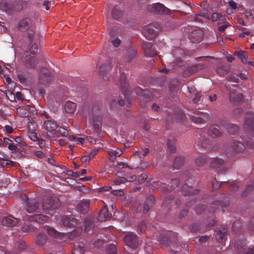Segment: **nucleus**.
Here are the masks:
<instances>
[{
  "instance_id": "1",
  "label": "nucleus",
  "mask_w": 254,
  "mask_h": 254,
  "mask_svg": "<svg viewBox=\"0 0 254 254\" xmlns=\"http://www.w3.org/2000/svg\"><path fill=\"white\" fill-rule=\"evenodd\" d=\"M193 170H187L184 172L180 176L179 180L178 179H172L171 185L170 187L165 183L157 182L153 184L154 188L158 189L161 192L167 193L176 188L179 184L181 183L183 186L181 187V191L184 195H193L197 194L198 190H192V185L195 183V181L192 179Z\"/></svg>"
},
{
  "instance_id": "2",
  "label": "nucleus",
  "mask_w": 254,
  "mask_h": 254,
  "mask_svg": "<svg viewBox=\"0 0 254 254\" xmlns=\"http://www.w3.org/2000/svg\"><path fill=\"white\" fill-rule=\"evenodd\" d=\"M18 29L21 31H27V37L30 42L29 49L31 53L34 54L35 51L32 49H37V45L36 42L38 36L36 33L35 28L31 19L26 18L21 21L18 25Z\"/></svg>"
},
{
  "instance_id": "3",
  "label": "nucleus",
  "mask_w": 254,
  "mask_h": 254,
  "mask_svg": "<svg viewBox=\"0 0 254 254\" xmlns=\"http://www.w3.org/2000/svg\"><path fill=\"white\" fill-rule=\"evenodd\" d=\"M246 241L244 239H237L234 246L238 254H254V247L246 248Z\"/></svg>"
},
{
  "instance_id": "4",
  "label": "nucleus",
  "mask_w": 254,
  "mask_h": 254,
  "mask_svg": "<svg viewBox=\"0 0 254 254\" xmlns=\"http://www.w3.org/2000/svg\"><path fill=\"white\" fill-rule=\"evenodd\" d=\"M160 29L159 24L154 23L145 26L142 29V32L146 39L151 40L156 37Z\"/></svg>"
},
{
  "instance_id": "5",
  "label": "nucleus",
  "mask_w": 254,
  "mask_h": 254,
  "mask_svg": "<svg viewBox=\"0 0 254 254\" xmlns=\"http://www.w3.org/2000/svg\"><path fill=\"white\" fill-rule=\"evenodd\" d=\"M20 197L21 200L25 202V207L27 212H34L39 209L40 204L37 201L33 199H29L25 194L21 195Z\"/></svg>"
},
{
  "instance_id": "6",
  "label": "nucleus",
  "mask_w": 254,
  "mask_h": 254,
  "mask_svg": "<svg viewBox=\"0 0 254 254\" xmlns=\"http://www.w3.org/2000/svg\"><path fill=\"white\" fill-rule=\"evenodd\" d=\"M134 91L138 98L143 102V103L141 104V106L142 107L145 106V102L151 100L152 93L148 90H143L139 87H137L134 89Z\"/></svg>"
},
{
  "instance_id": "7",
  "label": "nucleus",
  "mask_w": 254,
  "mask_h": 254,
  "mask_svg": "<svg viewBox=\"0 0 254 254\" xmlns=\"http://www.w3.org/2000/svg\"><path fill=\"white\" fill-rule=\"evenodd\" d=\"M37 50L32 49L35 51V54H32L29 49L30 54L28 52H27L25 54V56L22 59V61L24 63L25 65L28 68H33L37 64V59L34 56L36 53Z\"/></svg>"
},
{
  "instance_id": "8",
  "label": "nucleus",
  "mask_w": 254,
  "mask_h": 254,
  "mask_svg": "<svg viewBox=\"0 0 254 254\" xmlns=\"http://www.w3.org/2000/svg\"><path fill=\"white\" fill-rule=\"evenodd\" d=\"M148 9L150 12L158 14H171L170 9L166 7L164 4L159 2L153 3L149 7Z\"/></svg>"
},
{
  "instance_id": "9",
  "label": "nucleus",
  "mask_w": 254,
  "mask_h": 254,
  "mask_svg": "<svg viewBox=\"0 0 254 254\" xmlns=\"http://www.w3.org/2000/svg\"><path fill=\"white\" fill-rule=\"evenodd\" d=\"M60 205V201L55 198H49L45 199L42 203V208L45 212L57 209Z\"/></svg>"
},
{
  "instance_id": "10",
  "label": "nucleus",
  "mask_w": 254,
  "mask_h": 254,
  "mask_svg": "<svg viewBox=\"0 0 254 254\" xmlns=\"http://www.w3.org/2000/svg\"><path fill=\"white\" fill-rule=\"evenodd\" d=\"M43 127L47 131V135L50 138L55 137L56 129L58 127L57 124L52 120H47L44 121Z\"/></svg>"
},
{
  "instance_id": "11",
  "label": "nucleus",
  "mask_w": 254,
  "mask_h": 254,
  "mask_svg": "<svg viewBox=\"0 0 254 254\" xmlns=\"http://www.w3.org/2000/svg\"><path fill=\"white\" fill-rule=\"evenodd\" d=\"M136 56V52L133 48L130 47L126 50V56L124 62L125 63V68L126 69H128L131 66L132 64V60Z\"/></svg>"
},
{
  "instance_id": "12",
  "label": "nucleus",
  "mask_w": 254,
  "mask_h": 254,
  "mask_svg": "<svg viewBox=\"0 0 254 254\" xmlns=\"http://www.w3.org/2000/svg\"><path fill=\"white\" fill-rule=\"evenodd\" d=\"M191 121L196 124H202L211 120V116L208 113L196 111L191 118Z\"/></svg>"
},
{
  "instance_id": "13",
  "label": "nucleus",
  "mask_w": 254,
  "mask_h": 254,
  "mask_svg": "<svg viewBox=\"0 0 254 254\" xmlns=\"http://www.w3.org/2000/svg\"><path fill=\"white\" fill-rule=\"evenodd\" d=\"M124 242L128 247L134 249L138 245V240L137 235L133 233L127 234L124 237Z\"/></svg>"
},
{
  "instance_id": "14",
  "label": "nucleus",
  "mask_w": 254,
  "mask_h": 254,
  "mask_svg": "<svg viewBox=\"0 0 254 254\" xmlns=\"http://www.w3.org/2000/svg\"><path fill=\"white\" fill-rule=\"evenodd\" d=\"M54 79L53 76L47 69L43 68L39 74V82L42 84H46L51 82Z\"/></svg>"
},
{
  "instance_id": "15",
  "label": "nucleus",
  "mask_w": 254,
  "mask_h": 254,
  "mask_svg": "<svg viewBox=\"0 0 254 254\" xmlns=\"http://www.w3.org/2000/svg\"><path fill=\"white\" fill-rule=\"evenodd\" d=\"M219 125L226 128L228 132L231 134H235L239 130V127L237 125L228 123L226 119L221 120L217 126L219 127Z\"/></svg>"
},
{
  "instance_id": "16",
  "label": "nucleus",
  "mask_w": 254,
  "mask_h": 254,
  "mask_svg": "<svg viewBox=\"0 0 254 254\" xmlns=\"http://www.w3.org/2000/svg\"><path fill=\"white\" fill-rule=\"evenodd\" d=\"M244 128L249 133L254 135V117L251 115H247L245 118Z\"/></svg>"
},
{
  "instance_id": "17",
  "label": "nucleus",
  "mask_w": 254,
  "mask_h": 254,
  "mask_svg": "<svg viewBox=\"0 0 254 254\" xmlns=\"http://www.w3.org/2000/svg\"><path fill=\"white\" fill-rule=\"evenodd\" d=\"M20 8H16L14 4L11 0H1L0 1V9L6 12H10L13 10H19Z\"/></svg>"
},
{
  "instance_id": "18",
  "label": "nucleus",
  "mask_w": 254,
  "mask_h": 254,
  "mask_svg": "<svg viewBox=\"0 0 254 254\" xmlns=\"http://www.w3.org/2000/svg\"><path fill=\"white\" fill-rule=\"evenodd\" d=\"M127 76L125 73H121L120 77V84L125 98L127 99L129 95V91L128 89V84L127 82Z\"/></svg>"
},
{
  "instance_id": "19",
  "label": "nucleus",
  "mask_w": 254,
  "mask_h": 254,
  "mask_svg": "<svg viewBox=\"0 0 254 254\" xmlns=\"http://www.w3.org/2000/svg\"><path fill=\"white\" fill-rule=\"evenodd\" d=\"M49 217L43 214H37L28 216V220L29 221L35 222L39 224H44L48 222L49 220Z\"/></svg>"
},
{
  "instance_id": "20",
  "label": "nucleus",
  "mask_w": 254,
  "mask_h": 254,
  "mask_svg": "<svg viewBox=\"0 0 254 254\" xmlns=\"http://www.w3.org/2000/svg\"><path fill=\"white\" fill-rule=\"evenodd\" d=\"M112 216V213L108 210L107 205H105L99 211L97 219L99 221H105L110 219Z\"/></svg>"
},
{
  "instance_id": "21",
  "label": "nucleus",
  "mask_w": 254,
  "mask_h": 254,
  "mask_svg": "<svg viewBox=\"0 0 254 254\" xmlns=\"http://www.w3.org/2000/svg\"><path fill=\"white\" fill-rule=\"evenodd\" d=\"M203 32L199 29H195L192 31L189 35V39L192 43H199L203 38Z\"/></svg>"
},
{
  "instance_id": "22",
  "label": "nucleus",
  "mask_w": 254,
  "mask_h": 254,
  "mask_svg": "<svg viewBox=\"0 0 254 254\" xmlns=\"http://www.w3.org/2000/svg\"><path fill=\"white\" fill-rule=\"evenodd\" d=\"M229 204V202L227 200H225L222 202L216 200L211 203L209 208V211L210 212H214L219 207L225 208L227 207Z\"/></svg>"
},
{
  "instance_id": "23",
  "label": "nucleus",
  "mask_w": 254,
  "mask_h": 254,
  "mask_svg": "<svg viewBox=\"0 0 254 254\" xmlns=\"http://www.w3.org/2000/svg\"><path fill=\"white\" fill-rule=\"evenodd\" d=\"M18 219L11 215L5 217L2 220V225L6 227H11L16 225Z\"/></svg>"
},
{
  "instance_id": "24",
  "label": "nucleus",
  "mask_w": 254,
  "mask_h": 254,
  "mask_svg": "<svg viewBox=\"0 0 254 254\" xmlns=\"http://www.w3.org/2000/svg\"><path fill=\"white\" fill-rule=\"evenodd\" d=\"M184 117V114L181 111L177 112L175 115L173 114H169L166 118V124L169 126L174 121V118L176 121H180L182 120Z\"/></svg>"
},
{
  "instance_id": "25",
  "label": "nucleus",
  "mask_w": 254,
  "mask_h": 254,
  "mask_svg": "<svg viewBox=\"0 0 254 254\" xmlns=\"http://www.w3.org/2000/svg\"><path fill=\"white\" fill-rule=\"evenodd\" d=\"M63 225L67 227H72L77 223V220L72 215L64 216L62 218Z\"/></svg>"
},
{
  "instance_id": "26",
  "label": "nucleus",
  "mask_w": 254,
  "mask_h": 254,
  "mask_svg": "<svg viewBox=\"0 0 254 254\" xmlns=\"http://www.w3.org/2000/svg\"><path fill=\"white\" fill-rule=\"evenodd\" d=\"M155 198L152 195H149L146 199L144 207L143 213H147L155 204Z\"/></svg>"
},
{
  "instance_id": "27",
  "label": "nucleus",
  "mask_w": 254,
  "mask_h": 254,
  "mask_svg": "<svg viewBox=\"0 0 254 254\" xmlns=\"http://www.w3.org/2000/svg\"><path fill=\"white\" fill-rule=\"evenodd\" d=\"M107 153L110 161L113 162L116 160L117 157H119L123 154V151L120 149L116 150L110 149L108 150Z\"/></svg>"
},
{
  "instance_id": "28",
  "label": "nucleus",
  "mask_w": 254,
  "mask_h": 254,
  "mask_svg": "<svg viewBox=\"0 0 254 254\" xmlns=\"http://www.w3.org/2000/svg\"><path fill=\"white\" fill-rule=\"evenodd\" d=\"M245 149L244 144L240 141H234L232 142L231 148L229 151L232 153L241 152Z\"/></svg>"
},
{
  "instance_id": "29",
  "label": "nucleus",
  "mask_w": 254,
  "mask_h": 254,
  "mask_svg": "<svg viewBox=\"0 0 254 254\" xmlns=\"http://www.w3.org/2000/svg\"><path fill=\"white\" fill-rule=\"evenodd\" d=\"M84 222L85 232L88 234L93 233V229L95 227L94 219L93 218H86Z\"/></svg>"
},
{
  "instance_id": "30",
  "label": "nucleus",
  "mask_w": 254,
  "mask_h": 254,
  "mask_svg": "<svg viewBox=\"0 0 254 254\" xmlns=\"http://www.w3.org/2000/svg\"><path fill=\"white\" fill-rule=\"evenodd\" d=\"M111 69V64L109 61H108L103 64L99 67L100 75L103 77L104 79L108 78L107 76H105L109 70Z\"/></svg>"
},
{
  "instance_id": "31",
  "label": "nucleus",
  "mask_w": 254,
  "mask_h": 254,
  "mask_svg": "<svg viewBox=\"0 0 254 254\" xmlns=\"http://www.w3.org/2000/svg\"><path fill=\"white\" fill-rule=\"evenodd\" d=\"M227 235V229L225 227L219 229L216 232V238L218 240L220 241L221 243L225 242Z\"/></svg>"
},
{
  "instance_id": "32",
  "label": "nucleus",
  "mask_w": 254,
  "mask_h": 254,
  "mask_svg": "<svg viewBox=\"0 0 254 254\" xmlns=\"http://www.w3.org/2000/svg\"><path fill=\"white\" fill-rule=\"evenodd\" d=\"M0 143L3 146L8 145V148L11 151H15L17 149V146L14 144L13 141L7 137H3L2 139H1Z\"/></svg>"
},
{
  "instance_id": "33",
  "label": "nucleus",
  "mask_w": 254,
  "mask_h": 254,
  "mask_svg": "<svg viewBox=\"0 0 254 254\" xmlns=\"http://www.w3.org/2000/svg\"><path fill=\"white\" fill-rule=\"evenodd\" d=\"M90 206V202L88 200L82 201L77 206V210L81 213H86L88 210Z\"/></svg>"
},
{
  "instance_id": "34",
  "label": "nucleus",
  "mask_w": 254,
  "mask_h": 254,
  "mask_svg": "<svg viewBox=\"0 0 254 254\" xmlns=\"http://www.w3.org/2000/svg\"><path fill=\"white\" fill-rule=\"evenodd\" d=\"M222 133L215 126L209 127L208 130V135L212 138H218L221 136Z\"/></svg>"
},
{
  "instance_id": "35",
  "label": "nucleus",
  "mask_w": 254,
  "mask_h": 254,
  "mask_svg": "<svg viewBox=\"0 0 254 254\" xmlns=\"http://www.w3.org/2000/svg\"><path fill=\"white\" fill-rule=\"evenodd\" d=\"M29 107H19L16 109L17 114L20 117L25 118L28 117L30 113L29 112Z\"/></svg>"
},
{
  "instance_id": "36",
  "label": "nucleus",
  "mask_w": 254,
  "mask_h": 254,
  "mask_svg": "<svg viewBox=\"0 0 254 254\" xmlns=\"http://www.w3.org/2000/svg\"><path fill=\"white\" fill-rule=\"evenodd\" d=\"M76 107L75 103L68 101L65 103L64 110L66 113H72L75 110Z\"/></svg>"
},
{
  "instance_id": "37",
  "label": "nucleus",
  "mask_w": 254,
  "mask_h": 254,
  "mask_svg": "<svg viewBox=\"0 0 254 254\" xmlns=\"http://www.w3.org/2000/svg\"><path fill=\"white\" fill-rule=\"evenodd\" d=\"M84 252V245L81 243L77 245H74L71 254H83Z\"/></svg>"
},
{
  "instance_id": "38",
  "label": "nucleus",
  "mask_w": 254,
  "mask_h": 254,
  "mask_svg": "<svg viewBox=\"0 0 254 254\" xmlns=\"http://www.w3.org/2000/svg\"><path fill=\"white\" fill-rule=\"evenodd\" d=\"M185 159L183 157H177L174 161L173 167L174 169H179L184 164Z\"/></svg>"
},
{
  "instance_id": "39",
  "label": "nucleus",
  "mask_w": 254,
  "mask_h": 254,
  "mask_svg": "<svg viewBox=\"0 0 254 254\" xmlns=\"http://www.w3.org/2000/svg\"><path fill=\"white\" fill-rule=\"evenodd\" d=\"M112 14L113 18L118 20L123 16V12L119 7L116 6L113 9Z\"/></svg>"
},
{
  "instance_id": "40",
  "label": "nucleus",
  "mask_w": 254,
  "mask_h": 254,
  "mask_svg": "<svg viewBox=\"0 0 254 254\" xmlns=\"http://www.w3.org/2000/svg\"><path fill=\"white\" fill-rule=\"evenodd\" d=\"M242 96V94L230 92L229 94L230 101L234 104H237L241 101Z\"/></svg>"
},
{
  "instance_id": "41",
  "label": "nucleus",
  "mask_w": 254,
  "mask_h": 254,
  "mask_svg": "<svg viewBox=\"0 0 254 254\" xmlns=\"http://www.w3.org/2000/svg\"><path fill=\"white\" fill-rule=\"evenodd\" d=\"M204 65L202 64H198L188 67L187 70L190 74H192L203 68Z\"/></svg>"
},
{
  "instance_id": "42",
  "label": "nucleus",
  "mask_w": 254,
  "mask_h": 254,
  "mask_svg": "<svg viewBox=\"0 0 254 254\" xmlns=\"http://www.w3.org/2000/svg\"><path fill=\"white\" fill-rule=\"evenodd\" d=\"M234 55L235 56H237L238 57H239L241 60V61L244 63L246 64L248 62L247 58H248V55L247 53L243 51H235Z\"/></svg>"
},
{
  "instance_id": "43",
  "label": "nucleus",
  "mask_w": 254,
  "mask_h": 254,
  "mask_svg": "<svg viewBox=\"0 0 254 254\" xmlns=\"http://www.w3.org/2000/svg\"><path fill=\"white\" fill-rule=\"evenodd\" d=\"M82 232V229L81 227H78L71 231L68 234V238L70 240H72L77 236H79Z\"/></svg>"
},
{
  "instance_id": "44",
  "label": "nucleus",
  "mask_w": 254,
  "mask_h": 254,
  "mask_svg": "<svg viewBox=\"0 0 254 254\" xmlns=\"http://www.w3.org/2000/svg\"><path fill=\"white\" fill-rule=\"evenodd\" d=\"M223 160L221 159L215 158L210 163V167L212 168H218L223 164Z\"/></svg>"
},
{
  "instance_id": "45",
  "label": "nucleus",
  "mask_w": 254,
  "mask_h": 254,
  "mask_svg": "<svg viewBox=\"0 0 254 254\" xmlns=\"http://www.w3.org/2000/svg\"><path fill=\"white\" fill-rule=\"evenodd\" d=\"M206 96L207 95L205 93L202 94L201 92H198L195 94L194 97L193 98L192 101L195 104L197 103L200 101L201 99L202 101H203L204 98H205Z\"/></svg>"
},
{
  "instance_id": "46",
  "label": "nucleus",
  "mask_w": 254,
  "mask_h": 254,
  "mask_svg": "<svg viewBox=\"0 0 254 254\" xmlns=\"http://www.w3.org/2000/svg\"><path fill=\"white\" fill-rule=\"evenodd\" d=\"M17 77L20 82L23 84H27L28 73L26 72H21L17 74Z\"/></svg>"
},
{
  "instance_id": "47",
  "label": "nucleus",
  "mask_w": 254,
  "mask_h": 254,
  "mask_svg": "<svg viewBox=\"0 0 254 254\" xmlns=\"http://www.w3.org/2000/svg\"><path fill=\"white\" fill-rule=\"evenodd\" d=\"M229 71V67L227 65H222L218 67L217 69V73L221 76H224Z\"/></svg>"
},
{
  "instance_id": "48",
  "label": "nucleus",
  "mask_w": 254,
  "mask_h": 254,
  "mask_svg": "<svg viewBox=\"0 0 254 254\" xmlns=\"http://www.w3.org/2000/svg\"><path fill=\"white\" fill-rule=\"evenodd\" d=\"M45 229L47 233L52 237L57 238L59 235V232L52 227L47 226L45 227Z\"/></svg>"
},
{
  "instance_id": "49",
  "label": "nucleus",
  "mask_w": 254,
  "mask_h": 254,
  "mask_svg": "<svg viewBox=\"0 0 254 254\" xmlns=\"http://www.w3.org/2000/svg\"><path fill=\"white\" fill-rule=\"evenodd\" d=\"M168 149L171 153H174L176 150L175 141L174 137L169 138L167 142Z\"/></svg>"
},
{
  "instance_id": "50",
  "label": "nucleus",
  "mask_w": 254,
  "mask_h": 254,
  "mask_svg": "<svg viewBox=\"0 0 254 254\" xmlns=\"http://www.w3.org/2000/svg\"><path fill=\"white\" fill-rule=\"evenodd\" d=\"M9 93H10L11 96V99L9 98L6 94V96L7 97V99H8L11 101H13L15 98L19 100H22L24 99V95L20 92H17L15 95L10 91L9 92Z\"/></svg>"
},
{
  "instance_id": "51",
  "label": "nucleus",
  "mask_w": 254,
  "mask_h": 254,
  "mask_svg": "<svg viewBox=\"0 0 254 254\" xmlns=\"http://www.w3.org/2000/svg\"><path fill=\"white\" fill-rule=\"evenodd\" d=\"M47 241L46 236L45 235L39 234L36 238V243L37 244L43 246Z\"/></svg>"
},
{
  "instance_id": "52",
  "label": "nucleus",
  "mask_w": 254,
  "mask_h": 254,
  "mask_svg": "<svg viewBox=\"0 0 254 254\" xmlns=\"http://www.w3.org/2000/svg\"><path fill=\"white\" fill-rule=\"evenodd\" d=\"M211 19L213 21L225 22L226 21L225 18L218 13H213L211 15Z\"/></svg>"
},
{
  "instance_id": "53",
  "label": "nucleus",
  "mask_w": 254,
  "mask_h": 254,
  "mask_svg": "<svg viewBox=\"0 0 254 254\" xmlns=\"http://www.w3.org/2000/svg\"><path fill=\"white\" fill-rule=\"evenodd\" d=\"M195 162L198 167L203 166L206 162V158L203 156L198 157L195 159Z\"/></svg>"
},
{
  "instance_id": "54",
  "label": "nucleus",
  "mask_w": 254,
  "mask_h": 254,
  "mask_svg": "<svg viewBox=\"0 0 254 254\" xmlns=\"http://www.w3.org/2000/svg\"><path fill=\"white\" fill-rule=\"evenodd\" d=\"M149 153V150L148 148H145L141 151H137L133 154L132 157H135L136 156L139 157L140 158L141 155H143V156H146Z\"/></svg>"
},
{
  "instance_id": "55",
  "label": "nucleus",
  "mask_w": 254,
  "mask_h": 254,
  "mask_svg": "<svg viewBox=\"0 0 254 254\" xmlns=\"http://www.w3.org/2000/svg\"><path fill=\"white\" fill-rule=\"evenodd\" d=\"M58 133H59L60 135L61 136H66L68 134V132L65 128L60 127L59 128L58 131L57 132L56 131L55 136H56L57 137H59V135H58Z\"/></svg>"
},
{
  "instance_id": "56",
  "label": "nucleus",
  "mask_w": 254,
  "mask_h": 254,
  "mask_svg": "<svg viewBox=\"0 0 254 254\" xmlns=\"http://www.w3.org/2000/svg\"><path fill=\"white\" fill-rule=\"evenodd\" d=\"M147 226L144 221H141L137 226V231L139 233H143L145 232Z\"/></svg>"
},
{
  "instance_id": "57",
  "label": "nucleus",
  "mask_w": 254,
  "mask_h": 254,
  "mask_svg": "<svg viewBox=\"0 0 254 254\" xmlns=\"http://www.w3.org/2000/svg\"><path fill=\"white\" fill-rule=\"evenodd\" d=\"M117 248L116 245L111 244L107 248V254H117Z\"/></svg>"
},
{
  "instance_id": "58",
  "label": "nucleus",
  "mask_w": 254,
  "mask_h": 254,
  "mask_svg": "<svg viewBox=\"0 0 254 254\" xmlns=\"http://www.w3.org/2000/svg\"><path fill=\"white\" fill-rule=\"evenodd\" d=\"M226 183H228V181H222L220 182H218L217 181H216V179L215 178V180L212 183L213 190H218V189H219L221 185Z\"/></svg>"
},
{
  "instance_id": "59",
  "label": "nucleus",
  "mask_w": 254,
  "mask_h": 254,
  "mask_svg": "<svg viewBox=\"0 0 254 254\" xmlns=\"http://www.w3.org/2000/svg\"><path fill=\"white\" fill-rule=\"evenodd\" d=\"M142 47L144 53H149L148 50L152 47L151 43L143 42L142 44Z\"/></svg>"
},
{
  "instance_id": "60",
  "label": "nucleus",
  "mask_w": 254,
  "mask_h": 254,
  "mask_svg": "<svg viewBox=\"0 0 254 254\" xmlns=\"http://www.w3.org/2000/svg\"><path fill=\"white\" fill-rule=\"evenodd\" d=\"M174 198V197L173 195H170V196L167 197L163 202L162 206L164 207H168L169 204L172 202Z\"/></svg>"
},
{
  "instance_id": "61",
  "label": "nucleus",
  "mask_w": 254,
  "mask_h": 254,
  "mask_svg": "<svg viewBox=\"0 0 254 254\" xmlns=\"http://www.w3.org/2000/svg\"><path fill=\"white\" fill-rule=\"evenodd\" d=\"M227 79L229 81L233 82L235 83H238L239 79L238 76L235 74H230L227 76Z\"/></svg>"
},
{
  "instance_id": "62",
  "label": "nucleus",
  "mask_w": 254,
  "mask_h": 254,
  "mask_svg": "<svg viewBox=\"0 0 254 254\" xmlns=\"http://www.w3.org/2000/svg\"><path fill=\"white\" fill-rule=\"evenodd\" d=\"M102 124L96 123V119L93 121V126L94 129L95 131L98 133L101 131Z\"/></svg>"
},
{
  "instance_id": "63",
  "label": "nucleus",
  "mask_w": 254,
  "mask_h": 254,
  "mask_svg": "<svg viewBox=\"0 0 254 254\" xmlns=\"http://www.w3.org/2000/svg\"><path fill=\"white\" fill-rule=\"evenodd\" d=\"M28 136L29 138L34 141H37L39 138L37 137V134L34 131H29L28 132Z\"/></svg>"
},
{
  "instance_id": "64",
  "label": "nucleus",
  "mask_w": 254,
  "mask_h": 254,
  "mask_svg": "<svg viewBox=\"0 0 254 254\" xmlns=\"http://www.w3.org/2000/svg\"><path fill=\"white\" fill-rule=\"evenodd\" d=\"M254 189V183H252L251 185H248L243 193V195L245 196L247 195L249 192H250L252 190H253Z\"/></svg>"
}]
</instances>
